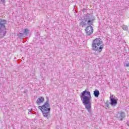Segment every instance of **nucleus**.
<instances>
[{"label":"nucleus","instance_id":"nucleus-17","mask_svg":"<svg viewBox=\"0 0 129 129\" xmlns=\"http://www.w3.org/2000/svg\"><path fill=\"white\" fill-rule=\"evenodd\" d=\"M32 111V109L31 110H29V112H31Z\"/></svg>","mask_w":129,"mask_h":129},{"label":"nucleus","instance_id":"nucleus-15","mask_svg":"<svg viewBox=\"0 0 129 129\" xmlns=\"http://www.w3.org/2000/svg\"><path fill=\"white\" fill-rule=\"evenodd\" d=\"M125 66H126V67H129V63H125Z\"/></svg>","mask_w":129,"mask_h":129},{"label":"nucleus","instance_id":"nucleus-13","mask_svg":"<svg viewBox=\"0 0 129 129\" xmlns=\"http://www.w3.org/2000/svg\"><path fill=\"white\" fill-rule=\"evenodd\" d=\"M29 30H28V29H25L23 34H24L25 36H28V34H29Z\"/></svg>","mask_w":129,"mask_h":129},{"label":"nucleus","instance_id":"nucleus-14","mask_svg":"<svg viewBox=\"0 0 129 129\" xmlns=\"http://www.w3.org/2000/svg\"><path fill=\"white\" fill-rule=\"evenodd\" d=\"M24 35H25V34H24V33H19L18 36H19V37H22V36H24Z\"/></svg>","mask_w":129,"mask_h":129},{"label":"nucleus","instance_id":"nucleus-10","mask_svg":"<svg viewBox=\"0 0 129 129\" xmlns=\"http://www.w3.org/2000/svg\"><path fill=\"white\" fill-rule=\"evenodd\" d=\"M44 102V97H40L36 100V103L37 104H41Z\"/></svg>","mask_w":129,"mask_h":129},{"label":"nucleus","instance_id":"nucleus-18","mask_svg":"<svg viewBox=\"0 0 129 129\" xmlns=\"http://www.w3.org/2000/svg\"><path fill=\"white\" fill-rule=\"evenodd\" d=\"M127 125H128V126H129V124H127Z\"/></svg>","mask_w":129,"mask_h":129},{"label":"nucleus","instance_id":"nucleus-8","mask_svg":"<svg viewBox=\"0 0 129 129\" xmlns=\"http://www.w3.org/2000/svg\"><path fill=\"white\" fill-rule=\"evenodd\" d=\"M110 104L111 106H115L117 104V101L114 98H113V96H111L110 97Z\"/></svg>","mask_w":129,"mask_h":129},{"label":"nucleus","instance_id":"nucleus-6","mask_svg":"<svg viewBox=\"0 0 129 129\" xmlns=\"http://www.w3.org/2000/svg\"><path fill=\"white\" fill-rule=\"evenodd\" d=\"M124 116H125V114L123 111H119L117 112L116 115L117 118H118L119 120H122L123 118H124Z\"/></svg>","mask_w":129,"mask_h":129},{"label":"nucleus","instance_id":"nucleus-5","mask_svg":"<svg viewBox=\"0 0 129 129\" xmlns=\"http://www.w3.org/2000/svg\"><path fill=\"white\" fill-rule=\"evenodd\" d=\"M85 32L87 36L92 35V34H93V27H92L91 25L88 26L85 29Z\"/></svg>","mask_w":129,"mask_h":129},{"label":"nucleus","instance_id":"nucleus-11","mask_svg":"<svg viewBox=\"0 0 129 129\" xmlns=\"http://www.w3.org/2000/svg\"><path fill=\"white\" fill-rule=\"evenodd\" d=\"M100 94V93H99V91H98V90H95V91H94V95L95 97H98Z\"/></svg>","mask_w":129,"mask_h":129},{"label":"nucleus","instance_id":"nucleus-16","mask_svg":"<svg viewBox=\"0 0 129 129\" xmlns=\"http://www.w3.org/2000/svg\"><path fill=\"white\" fill-rule=\"evenodd\" d=\"M6 2V0H1V2L4 3Z\"/></svg>","mask_w":129,"mask_h":129},{"label":"nucleus","instance_id":"nucleus-4","mask_svg":"<svg viewBox=\"0 0 129 129\" xmlns=\"http://www.w3.org/2000/svg\"><path fill=\"white\" fill-rule=\"evenodd\" d=\"M93 21H94V19L92 14H88L85 16L83 21L80 22V25L83 27H85L86 25L91 26L93 24Z\"/></svg>","mask_w":129,"mask_h":129},{"label":"nucleus","instance_id":"nucleus-12","mask_svg":"<svg viewBox=\"0 0 129 129\" xmlns=\"http://www.w3.org/2000/svg\"><path fill=\"white\" fill-rule=\"evenodd\" d=\"M122 29L123 31H128V27L126 25H123L122 26Z\"/></svg>","mask_w":129,"mask_h":129},{"label":"nucleus","instance_id":"nucleus-3","mask_svg":"<svg viewBox=\"0 0 129 129\" xmlns=\"http://www.w3.org/2000/svg\"><path fill=\"white\" fill-rule=\"evenodd\" d=\"M104 47L103 42L101 38H96L92 42V49L93 51H96L97 53L99 54L102 51Z\"/></svg>","mask_w":129,"mask_h":129},{"label":"nucleus","instance_id":"nucleus-2","mask_svg":"<svg viewBox=\"0 0 129 129\" xmlns=\"http://www.w3.org/2000/svg\"><path fill=\"white\" fill-rule=\"evenodd\" d=\"M38 109H40L41 111L42 112L44 117L49 118V116H50L51 107L50 106V101H49V99H48V98H47L46 101L42 106H38Z\"/></svg>","mask_w":129,"mask_h":129},{"label":"nucleus","instance_id":"nucleus-1","mask_svg":"<svg viewBox=\"0 0 129 129\" xmlns=\"http://www.w3.org/2000/svg\"><path fill=\"white\" fill-rule=\"evenodd\" d=\"M81 100L85 106V108L88 110L89 113H91V93L90 91L85 90L83 91L80 95Z\"/></svg>","mask_w":129,"mask_h":129},{"label":"nucleus","instance_id":"nucleus-9","mask_svg":"<svg viewBox=\"0 0 129 129\" xmlns=\"http://www.w3.org/2000/svg\"><path fill=\"white\" fill-rule=\"evenodd\" d=\"M7 22L4 19L0 20V27H4V29H6V24Z\"/></svg>","mask_w":129,"mask_h":129},{"label":"nucleus","instance_id":"nucleus-7","mask_svg":"<svg viewBox=\"0 0 129 129\" xmlns=\"http://www.w3.org/2000/svg\"><path fill=\"white\" fill-rule=\"evenodd\" d=\"M6 29L4 26H0V38H3L7 34Z\"/></svg>","mask_w":129,"mask_h":129}]
</instances>
